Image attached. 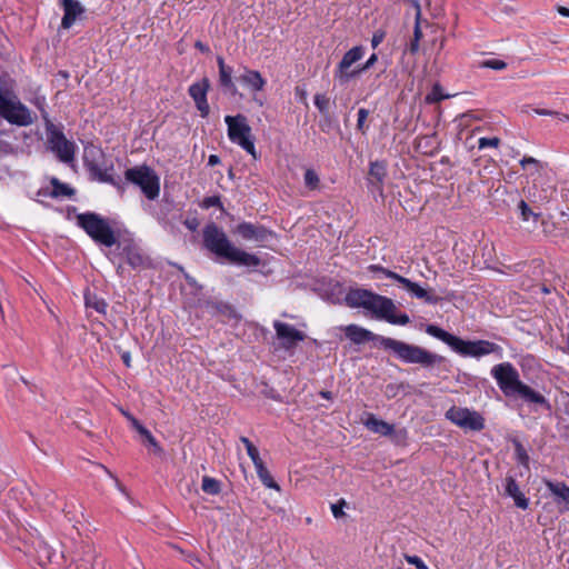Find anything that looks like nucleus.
<instances>
[{"label": "nucleus", "mask_w": 569, "mask_h": 569, "mask_svg": "<svg viewBox=\"0 0 569 569\" xmlns=\"http://www.w3.org/2000/svg\"><path fill=\"white\" fill-rule=\"evenodd\" d=\"M345 335L357 345L366 341H376L383 349L391 350L400 361L409 365H419L425 369L442 366L448 361L446 357L431 352L420 346L379 336L357 325L347 326Z\"/></svg>", "instance_id": "1"}, {"label": "nucleus", "mask_w": 569, "mask_h": 569, "mask_svg": "<svg viewBox=\"0 0 569 569\" xmlns=\"http://www.w3.org/2000/svg\"><path fill=\"white\" fill-rule=\"evenodd\" d=\"M202 244L217 258L241 267H259L261 259L254 254L236 247L224 230L216 222L207 223L202 229Z\"/></svg>", "instance_id": "2"}, {"label": "nucleus", "mask_w": 569, "mask_h": 569, "mask_svg": "<svg viewBox=\"0 0 569 569\" xmlns=\"http://www.w3.org/2000/svg\"><path fill=\"white\" fill-rule=\"evenodd\" d=\"M491 376L507 398H519L529 406L551 410V405L543 395L520 380L519 372L512 363L501 362L496 365L491 369Z\"/></svg>", "instance_id": "3"}, {"label": "nucleus", "mask_w": 569, "mask_h": 569, "mask_svg": "<svg viewBox=\"0 0 569 569\" xmlns=\"http://www.w3.org/2000/svg\"><path fill=\"white\" fill-rule=\"evenodd\" d=\"M346 302L351 308H363L375 318L383 319L391 325L406 326L410 322L407 313L395 315L396 306L392 299L367 289H351L346 296Z\"/></svg>", "instance_id": "4"}, {"label": "nucleus", "mask_w": 569, "mask_h": 569, "mask_svg": "<svg viewBox=\"0 0 569 569\" xmlns=\"http://www.w3.org/2000/svg\"><path fill=\"white\" fill-rule=\"evenodd\" d=\"M425 331L429 336L448 345L453 351L462 357L480 358L490 353H496L500 358L502 357V348L499 345L488 340H463L457 336L451 335L439 326L431 323L426 325Z\"/></svg>", "instance_id": "5"}, {"label": "nucleus", "mask_w": 569, "mask_h": 569, "mask_svg": "<svg viewBox=\"0 0 569 569\" xmlns=\"http://www.w3.org/2000/svg\"><path fill=\"white\" fill-rule=\"evenodd\" d=\"M0 118L18 127L33 123L31 111L19 100L4 74H0Z\"/></svg>", "instance_id": "6"}, {"label": "nucleus", "mask_w": 569, "mask_h": 569, "mask_svg": "<svg viewBox=\"0 0 569 569\" xmlns=\"http://www.w3.org/2000/svg\"><path fill=\"white\" fill-rule=\"evenodd\" d=\"M83 164L91 179L113 186L121 194L126 190V183L120 177L112 174L113 163L107 159L101 148L93 144L83 149Z\"/></svg>", "instance_id": "7"}, {"label": "nucleus", "mask_w": 569, "mask_h": 569, "mask_svg": "<svg viewBox=\"0 0 569 569\" xmlns=\"http://www.w3.org/2000/svg\"><path fill=\"white\" fill-rule=\"evenodd\" d=\"M77 224L99 244L111 248L118 243L114 231L109 222L96 212H84L77 216Z\"/></svg>", "instance_id": "8"}, {"label": "nucleus", "mask_w": 569, "mask_h": 569, "mask_svg": "<svg viewBox=\"0 0 569 569\" xmlns=\"http://www.w3.org/2000/svg\"><path fill=\"white\" fill-rule=\"evenodd\" d=\"M42 104L43 101L39 102L38 108L44 122L49 148L61 162L69 163L74 159V143L69 141L64 133L54 126Z\"/></svg>", "instance_id": "9"}, {"label": "nucleus", "mask_w": 569, "mask_h": 569, "mask_svg": "<svg viewBox=\"0 0 569 569\" xmlns=\"http://www.w3.org/2000/svg\"><path fill=\"white\" fill-rule=\"evenodd\" d=\"M126 186L131 183L138 187L149 200H154L160 193V179L153 169L142 164L129 168L124 172Z\"/></svg>", "instance_id": "10"}, {"label": "nucleus", "mask_w": 569, "mask_h": 569, "mask_svg": "<svg viewBox=\"0 0 569 569\" xmlns=\"http://www.w3.org/2000/svg\"><path fill=\"white\" fill-rule=\"evenodd\" d=\"M224 122L228 126L229 139L257 159L254 138L252 137L251 128L248 124L246 116L241 113L237 116H226Z\"/></svg>", "instance_id": "11"}, {"label": "nucleus", "mask_w": 569, "mask_h": 569, "mask_svg": "<svg viewBox=\"0 0 569 569\" xmlns=\"http://www.w3.org/2000/svg\"><path fill=\"white\" fill-rule=\"evenodd\" d=\"M116 246L117 250L110 251L107 254L111 262H114L116 258L121 256L133 270H142L151 266L150 258L132 240L118 241Z\"/></svg>", "instance_id": "12"}, {"label": "nucleus", "mask_w": 569, "mask_h": 569, "mask_svg": "<svg viewBox=\"0 0 569 569\" xmlns=\"http://www.w3.org/2000/svg\"><path fill=\"white\" fill-rule=\"evenodd\" d=\"M363 56L365 48L362 46H356L348 50L335 69V80H337L339 84L345 86L351 80L359 78V64L355 68H352V66L359 62Z\"/></svg>", "instance_id": "13"}, {"label": "nucleus", "mask_w": 569, "mask_h": 569, "mask_svg": "<svg viewBox=\"0 0 569 569\" xmlns=\"http://www.w3.org/2000/svg\"><path fill=\"white\" fill-rule=\"evenodd\" d=\"M446 418L460 428L481 431L485 428L483 417L468 408L452 406L446 412Z\"/></svg>", "instance_id": "14"}, {"label": "nucleus", "mask_w": 569, "mask_h": 569, "mask_svg": "<svg viewBox=\"0 0 569 569\" xmlns=\"http://www.w3.org/2000/svg\"><path fill=\"white\" fill-rule=\"evenodd\" d=\"M276 337L280 347L287 351L295 349L299 342L306 339V333L296 329L293 326L276 320L273 322Z\"/></svg>", "instance_id": "15"}, {"label": "nucleus", "mask_w": 569, "mask_h": 569, "mask_svg": "<svg viewBox=\"0 0 569 569\" xmlns=\"http://www.w3.org/2000/svg\"><path fill=\"white\" fill-rule=\"evenodd\" d=\"M233 232L246 241L263 243L274 237V232L262 224L251 222H240L236 226Z\"/></svg>", "instance_id": "16"}, {"label": "nucleus", "mask_w": 569, "mask_h": 569, "mask_svg": "<svg viewBox=\"0 0 569 569\" xmlns=\"http://www.w3.org/2000/svg\"><path fill=\"white\" fill-rule=\"evenodd\" d=\"M209 89L210 81L206 77L200 81L192 83L188 89L189 96L193 99L202 118H207L210 112V107L207 100Z\"/></svg>", "instance_id": "17"}, {"label": "nucleus", "mask_w": 569, "mask_h": 569, "mask_svg": "<svg viewBox=\"0 0 569 569\" xmlns=\"http://www.w3.org/2000/svg\"><path fill=\"white\" fill-rule=\"evenodd\" d=\"M363 425L367 429L375 433H379L381 436L393 437L395 439H406L407 431L405 429L395 431V427L391 423H388L381 419H378L373 413H368L367 419Z\"/></svg>", "instance_id": "18"}, {"label": "nucleus", "mask_w": 569, "mask_h": 569, "mask_svg": "<svg viewBox=\"0 0 569 569\" xmlns=\"http://www.w3.org/2000/svg\"><path fill=\"white\" fill-rule=\"evenodd\" d=\"M61 4L64 11L61 20V27L63 29H69L73 26L77 18L84 12V8L78 0H61Z\"/></svg>", "instance_id": "19"}, {"label": "nucleus", "mask_w": 569, "mask_h": 569, "mask_svg": "<svg viewBox=\"0 0 569 569\" xmlns=\"http://www.w3.org/2000/svg\"><path fill=\"white\" fill-rule=\"evenodd\" d=\"M217 63L219 68L220 86L231 94H236L237 87L232 80L233 69L224 63V59L221 56L217 57Z\"/></svg>", "instance_id": "20"}, {"label": "nucleus", "mask_w": 569, "mask_h": 569, "mask_svg": "<svg viewBox=\"0 0 569 569\" xmlns=\"http://www.w3.org/2000/svg\"><path fill=\"white\" fill-rule=\"evenodd\" d=\"M505 492L507 496L511 497L515 501V505L526 510L529 507V499L520 491L519 486L516 479L511 476L506 478Z\"/></svg>", "instance_id": "21"}, {"label": "nucleus", "mask_w": 569, "mask_h": 569, "mask_svg": "<svg viewBox=\"0 0 569 569\" xmlns=\"http://www.w3.org/2000/svg\"><path fill=\"white\" fill-rule=\"evenodd\" d=\"M240 81L252 91H261L266 86V80L257 70L246 69L244 73L240 76Z\"/></svg>", "instance_id": "22"}, {"label": "nucleus", "mask_w": 569, "mask_h": 569, "mask_svg": "<svg viewBox=\"0 0 569 569\" xmlns=\"http://www.w3.org/2000/svg\"><path fill=\"white\" fill-rule=\"evenodd\" d=\"M406 290H408L416 298L425 300L427 303L436 305L441 300L439 296L430 293L428 290L421 288L418 283L411 280L406 287Z\"/></svg>", "instance_id": "23"}, {"label": "nucleus", "mask_w": 569, "mask_h": 569, "mask_svg": "<svg viewBox=\"0 0 569 569\" xmlns=\"http://www.w3.org/2000/svg\"><path fill=\"white\" fill-rule=\"evenodd\" d=\"M548 490L558 498L557 502H565L569 510V487L565 482L546 481Z\"/></svg>", "instance_id": "24"}, {"label": "nucleus", "mask_w": 569, "mask_h": 569, "mask_svg": "<svg viewBox=\"0 0 569 569\" xmlns=\"http://www.w3.org/2000/svg\"><path fill=\"white\" fill-rule=\"evenodd\" d=\"M52 186V191L50 196L52 198L68 197L71 198L76 194V190L71 188L69 184L61 182L58 178H52L50 180Z\"/></svg>", "instance_id": "25"}, {"label": "nucleus", "mask_w": 569, "mask_h": 569, "mask_svg": "<svg viewBox=\"0 0 569 569\" xmlns=\"http://www.w3.org/2000/svg\"><path fill=\"white\" fill-rule=\"evenodd\" d=\"M520 166L523 169L528 170V176L529 177L540 176L541 171L546 167V164L542 163L540 160H538V159H536L533 157H529V156H525L520 160Z\"/></svg>", "instance_id": "26"}, {"label": "nucleus", "mask_w": 569, "mask_h": 569, "mask_svg": "<svg viewBox=\"0 0 569 569\" xmlns=\"http://www.w3.org/2000/svg\"><path fill=\"white\" fill-rule=\"evenodd\" d=\"M127 417L131 420L132 422V426L134 427V429L146 438L147 442L153 448V450L156 452H161L162 449L161 447L159 446L158 441L156 440V438L151 435V432L144 428L134 417H132L131 415H127Z\"/></svg>", "instance_id": "27"}, {"label": "nucleus", "mask_w": 569, "mask_h": 569, "mask_svg": "<svg viewBox=\"0 0 569 569\" xmlns=\"http://www.w3.org/2000/svg\"><path fill=\"white\" fill-rule=\"evenodd\" d=\"M258 478L269 489H274L277 491H280V486L274 481L271 473L269 472L268 468L266 467L264 462L259 463V466L254 467Z\"/></svg>", "instance_id": "28"}, {"label": "nucleus", "mask_w": 569, "mask_h": 569, "mask_svg": "<svg viewBox=\"0 0 569 569\" xmlns=\"http://www.w3.org/2000/svg\"><path fill=\"white\" fill-rule=\"evenodd\" d=\"M369 176L372 181L381 184L387 176L385 161H373L370 163Z\"/></svg>", "instance_id": "29"}, {"label": "nucleus", "mask_w": 569, "mask_h": 569, "mask_svg": "<svg viewBox=\"0 0 569 569\" xmlns=\"http://www.w3.org/2000/svg\"><path fill=\"white\" fill-rule=\"evenodd\" d=\"M368 269L372 272H380V273L385 274L387 278L393 279L398 283L402 284L405 289L410 281V279L405 278V277H402L382 266H379V264H371V266H369Z\"/></svg>", "instance_id": "30"}, {"label": "nucleus", "mask_w": 569, "mask_h": 569, "mask_svg": "<svg viewBox=\"0 0 569 569\" xmlns=\"http://www.w3.org/2000/svg\"><path fill=\"white\" fill-rule=\"evenodd\" d=\"M368 269L372 272H380V273L385 274L387 278L393 279L398 283L402 284L405 289L410 281V279L405 278V277H402L382 266H379V264H371V266H369Z\"/></svg>", "instance_id": "31"}, {"label": "nucleus", "mask_w": 569, "mask_h": 569, "mask_svg": "<svg viewBox=\"0 0 569 569\" xmlns=\"http://www.w3.org/2000/svg\"><path fill=\"white\" fill-rule=\"evenodd\" d=\"M201 489L208 495L216 496L221 491V482L214 478L204 476L202 478Z\"/></svg>", "instance_id": "32"}, {"label": "nucleus", "mask_w": 569, "mask_h": 569, "mask_svg": "<svg viewBox=\"0 0 569 569\" xmlns=\"http://www.w3.org/2000/svg\"><path fill=\"white\" fill-rule=\"evenodd\" d=\"M86 306L88 308H93L99 313H106L108 303L104 299L98 298L96 295L90 296L86 295Z\"/></svg>", "instance_id": "33"}, {"label": "nucleus", "mask_w": 569, "mask_h": 569, "mask_svg": "<svg viewBox=\"0 0 569 569\" xmlns=\"http://www.w3.org/2000/svg\"><path fill=\"white\" fill-rule=\"evenodd\" d=\"M447 98H449V96L442 93V87L439 83H435L431 91L426 96V102L438 103Z\"/></svg>", "instance_id": "34"}, {"label": "nucleus", "mask_w": 569, "mask_h": 569, "mask_svg": "<svg viewBox=\"0 0 569 569\" xmlns=\"http://www.w3.org/2000/svg\"><path fill=\"white\" fill-rule=\"evenodd\" d=\"M513 446H515V456H516L517 461L520 465L528 467L529 455H528L526 448L522 446V443L519 440H513Z\"/></svg>", "instance_id": "35"}, {"label": "nucleus", "mask_w": 569, "mask_h": 569, "mask_svg": "<svg viewBox=\"0 0 569 569\" xmlns=\"http://www.w3.org/2000/svg\"><path fill=\"white\" fill-rule=\"evenodd\" d=\"M305 184L310 190L319 188L320 179L318 173L313 169H307L303 174Z\"/></svg>", "instance_id": "36"}, {"label": "nucleus", "mask_w": 569, "mask_h": 569, "mask_svg": "<svg viewBox=\"0 0 569 569\" xmlns=\"http://www.w3.org/2000/svg\"><path fill=\"white\" fill-rule=\"evenodd\" d=\"M518 209L520 211L521 218L523 221H529L532 218L533 221H537L540 217L539 213H536L531 210L528 203L525 200H520L518 203Z\"/></svg>", "instance_id": "37"}, {"label": "nucleus", "mask_w": 569, "mask_h": 569, "mask_svg": "<svg viewBox=\"0 0 569 569\" xmlns=\"http://www.w3.org/2000/svg\"><path fill=\"white\" fill-rule=\"evenodd\" d=\"M201 207L203 209H209V208H212V207H217L219 208L220 210H223V206H222V202H221V198L220 196H210V197H206L202 202H201Z\"/></svg>", "instance_id": "38"}, {"label": "nucleus", "mask_w": 569, "mask_h": 569, "mask_svg": "<svg viewBox=\"0 0 569 569\" xmlns=\"http://www.w3.org/2000/svg\"><path fill=\"white\" fill-rule=\"evenodd\" d=\"M480 67L489 68L492 70H503L507 67V63L499 59H489L481 62Z\"/></svg>", "instance_id": "39"}, {"label": "nucleus", "mask_w": 569, "mask_h": 569, "mask_svg": "<svg viewBox=\"0 0 569 569\" xmlns=\"http://www.w3.org/2000/svg\"><path fill=\"white\" fill-rule=\"evenodd\" d=\"M315 106L323 114L328 111L329 99L325 94L318 93L315 96Z\"/></svg>", "instance_id": "40"}, {"label": "nucleus", "mask_w": 569, "mask_h": 569, "mask_svg": "<svg viewBox=\"0 0 569 569\" xmlns=\"http://www.w3.org/2000/svg\"><path fill=\"white\" fill-rule=\"evenodd\" d=\"M369 116V110L361 108L358 110V119H357V129L361 131L362 133L366 132L367 127L365 126V122Z\"/></svg>", "instance_id": "41"}, {"label": "nucleus", "mask_w": 569, "mask_h": 569, "mask_svg": "<svg viewBox=\"0 0 569 569\" xmlns=\"http://www.w3.org/2000/svg\"><path fill=\"white\" fill-rule=\"evenodd\" d=\"M499 144H500V139L498 137H492V138L482 137L478 140L479 149H483L487 147L497 148Z\"/></svg>", "instance_id": "42"}, {"label": "nucleus", "mask_w": 569, "mask_h": 569, "mask_svg": "<svg viewBox=\"0 0 569 569\" xmlns=\"http://www.w3.org/2000/svg\"><path fill=\"white\" fill-rule=\"evenodd\" d=\"M377 61L378 56L376 53H372L365 63L359 64V77L369 69H371Z\"/></svg>", "instance_id": "43"}, {"label": "nucleus", "mask_w": 569, "mask_h": 569, "mask_svg": "<svg viewBox=\"0 0 569 569\" xmlns=\"http://www.w3.org/2000/svg\"><path fill=\"white\" fill-rule=\"evenodd\" d=\"M405 559L410 563L413 565L417 569H428L427 565L423 562V560L418 556H410L405 555Z\"/></svg>", "instance_id": "44"}, {"label": "nucleus", "mask_w": 569, "mask_h": 569, "mask_svg": "<svg viewBox=\"0 0 569 569\" xmlns=\"http://www.w3.org/2000/svg\"><path fill=\"white\" fill-rule=\"evenodd\" d=\"M347 505V502L341 499L339 500L337 503H333L331 506V511H332V515L335 518H341L345 516V512H343V507Z\"/></svg>", "instance_id": "45"}, {"label": "nucleus", "mask_w": 569, "mask_h": 569, "mask_svg": "<svg viewBox=\"0 0 569 569\" xmlns=\"http://www.w3.org/2000/svg\"><path fill=\"white\" fill-rule=\"evenodd\" d=\"M42 498H43V500H44L48 505H50V506H56V501H57V499H58V496H57V493H56L53 490H51V489H46V490H43V492H42Z\"/></svg>", "instance_id": "46"}, {"label": "nucleus", "mask_w": 569, "mask_h": 569, "mask_svg": "<svg viewBox=\"0 0 569 569\" xmlns=\"http://www.w3.org/2000/svg\"><path fill=\"white\" fill-rule=\"evenodd\" d=\"M247 453L250 457V459L252 460L254 467L259 466V463H263V461L260 458L259 451H258L256 446H253L252 448H249L247 450Z\"/></svg>", "instance_id": "47"}, {"label": "nucleus", "mask_w": 569, "mask_h": 569, "mask_svg": "<svg viewBox=\"0 0 569 569\" xmlns=\"http://www.w3.org/2000/svg\"><path fill=\"white\" fill-rule=\"evenodd\" d=\"M419 20H420V8L418 7V11L416 14L415 30H413V39H417L418 41H420V39L422 38V31L420 29Z\"/></svg>", "instance_id": "48"}, {"label": "nucleus", "mask_w": 569, "mask_h": 569, "mask_svg": "<svg viewBox=\"0 0 569 569\" xmlns=\"http://www.w3.org/2000/svg\"><path fill=\"white\" fill-rule=\"evenodd\" d=\"M385 31L382 30H377L373 36H372V39H371V46L373 49H376L385 39Z\"/></svg>", "instance_id": "49"}, {"label": "nucleus", "mask_w": 569, "mask_h": 569, "mask_svg": "<svg viewBox=\"0 0 569 569\" xmlns=\"http://www.w3.org/2000/svg\"><path fill=\"white\" fill-rule=\"evenodd\" d=\"M183 224L190 230V231H196L198 226H199V221L197 218H191V219H186L183 221Z\"/></svg>", "instance_id": "50"}, {"label": "nucleus", "mask_w": 569, "mask_h": 569, "mask_svg": "<svg viewBox=\"0 0 569 569\" xmlns=\"http://www.w3.org/2000/svg\"><path fill=\"white\" fill-rule=\"evenodd\" d=\"M11 150L12 147L9 142L0 141V157L9 154Z\"/></svg>", "instance_id": "51"}, {"label": "nucleus", "mask_w": 569, "mask_h": 569, "mask_svg": "<svg viewBox=\"0 0 569 569\" xmlns=\"http://www.w3.org/2000/svg\"><path fill=\"white\" fill-rule=\"evenodd\" d=\"M194 48H196V49H198V50H199L200 52H202V53H206V54L210 53V48H209V46H207L206 43H203V42H202V41H200V40H197V41L194 42Z\"/></svg>", "instance_id": "52"}, {"label": "nucleus", "mask_w": 569, "mask_h": 569, "mask_svg": "<svg viewBox=\"0 0 569 569\" xmlns=\"http://www.w3.org/2000/svg\"><path fill=\"white\" fill-rule=\"evenodd\" d=\"M419 50V41L417 39H412L410 43L408 44V51L411 54H416Z\"/></svg>", "instance_id": "53"}, {"label": "nucleus", "mask_w": 569, "mask_h": 569, "mask_svg": "<svg viewBox=\"0 0 569 569\" xmlns=\"http://www.w3.org/2000/svg\"><path fill=\"white\" fill-rule=\"evenodd\" d=\"M121 359L127 368L131 367V355L129 351H124L121 353Z\"/></svg>", "instance_id": "54"}, {"label": "nucleus", "mask_w": 569, "mask_h": 569, "mask_svg": "<svg viewBox=\"0 0 569 569\" xmlns=\"http://www.w3.org/2000/svg\"><path fill=\"white\" fill-rule=\"evenodd\" d=\"M220 163V158L217 154H210L208 158V166L214 167Z\"/></svg>", "instance_id": "55"}, {"label": "nucleus", "mask_w": 569, "mask_h": 569, "mask_svg": "<svg viewBox=\"0 0 569 569\" xmlns=\"http://www.w3.org/2000/svg\"><path fill=\"white\" fill-rule=\"evenodd\" d=\"M222 311H223V313L228 315L229 317H236V310L231 306L224 305Z\"/></svg>", "instance_id": "56"}, {"label": "nucleus", "mask_w": 569, "mask_h": 569, "mask_svg": "<svg viewBox=\"0 0 569 569\" xmlns=\"http://www.w3.org/2000/svg\"><path fill=\"white\" fill-rule=\"evenodd\" d=\"M536 113L540 116H555L556 111L547 110V109H536Z\"/></svg>", "instance_id": "57"}, {"label": "nucleus", "mask_w": 569, "mask_h": 569, "mask_svg": "<svg viewBox=\"0 0 569 569\" xmlns=\"http://www.w3.org/2000/svg\"><path fill=\"white\" fill-rule=\"evenodd\" d=\"M563 398L566 399L563 401V411L567 416H569V393L567 392Z\"/></svg>", "instance_id": "58"}, {"label": "nucleus", "mask_w": 569, "mask_h": 569, "mask_svg": "<svg viewBox=\"0 0 569 569\" xmlns=\"http://www.w3.org/2000/svg\"><path fill=\"white\" fill-rule=\"evenodd\" d=\"M557 11L559 14H561L562 17H568L569 18V9L566 8V7H562V6H558L557 7Z\"/></svg>", "instance_id": "59"}, {"label": "nucleus", "mask_w": 569, "mask_h": 569, "mask_svg": "<svg viewBox=\"0 0 569 569\" xmlns=\"http://www.w3.org/2000/svg\"><path fill=\"white\" fill-rule=\"evenodd\" d=\"M240 441L244 445L246 450L249 448H252L254 445L247 438V437H240Z\"/></svg>", "instance_id": "60"}, {"label": "nucleus", "mask_w": 569, "mask_h": 569, "mask_svg": "<svg viewBox=\"0 0 569 569\" xmlns=\"http://www.w3.org/2000/svg\"><path fill=\"white\" fill-rule=\"evenodd\" d=\"M555 116L559 117L561 121H569V114L556 112Z\"/></svg>", "instance_id": "61"}, {"label": "nucleus", "mask_w": 569, "mask_h": 569, "mask_svg": "<svg viewBox=\"0 0 569 569\" xmlns=\"http://www.w3.org/2000/svg\"><path fill=\"white\" fill-rule=\"evenodd\" d=\"M99 467L102 468L111 478H113L118 486L120 485L119 480L111 473L110 470H108L106 467H103L101 465H99Z\"/></svg>", "instance_id": "62"}, {"label": "nucleus", "mask_w": 569, "mask_h": 569, "mask_svg": "<svg viewBox=\"0 0 569 569\" xmlns=\"http://www.w3.org/2000/svg\"><path fill=\"white\" fill-rule=\"evenodd\" d=\"M123 270H124L123 266H122L121 263H119V264L117 266V273H118L119 276H121V274L123 273Z\"/></svg>", "instance_id": "63"}, {"label": "nucleus", "mask_w": 569, "mask_h": 569, "mask_svg": "<svg viewBox=\"0 0 569 569\" xmlns=\"http://www.w3.org/2000/svg\"><path fill=\"white\" fill-rule=\"evenodd\" d=\"M321 396L323 398L330 399L331 398V392L330 391H321Z\"/></svg>", "instance_id": "64"}]
</instances>
